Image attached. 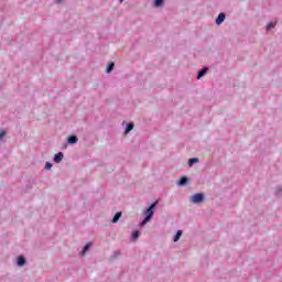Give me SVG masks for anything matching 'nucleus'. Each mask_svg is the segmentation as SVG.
I'll list each match as a JSON object with an SVG mask.
<instances>
[{
  "label": "nucleus",
  "instance_id": "obj_1",
  "mask_svg": "<svg viewBox=\"0 0 282 282\" xmlns=\"http://www.w3.org/2000/svg\"><path fill=\"white\" fill-rule=\"evenodd\" d=\"M159 200H154L149 207L143 210V215L148 219H153V215H155V208H158Z\"/></svg>",
  "mask_w": 282,
  "mask_h": 282
},
{
  "label": "nucleus",
  "instance_id": "obj_2",
  "mask_svg": "<svg viewBox=\"0 0 282 282\" xmlns=\"http://www.w3.org/2000/svg\"><path fill=\"white\" fill-rule=\"evenodd\" d=\"M191 204H203L206 202V194L204 193H196L189 197Z\"/></svg>",
  "mask_w": 282,
  "mask_h": 282
},
{
  "label": "nucleus",
  "instance_id": "obj_3",
  "mask_svg": "<svg viewBox=\"0 0 282 282\" xmlns=\"http://www.w3.org/2000/svg\"><path fill=\"white\" fill-rule=\"evenodd\" d=\"M28 264V259H25V256L21 254L17 257V265L18 268H23Z\"/></svg>",
  "mask_w": 282,
  "mask_h": 282
},
{
  "label": "nucleus",
  "instance_id": "obj_4",
  "mask_svg": "<svg viewBox=\"0 0 282 282\" xmlns=\"http://www.w3.org/2000/svg\"><path fill=\"white\" fill-rule=\"evenodd\" d=\"M63 158H65V154L63 152H57L53 156V162H55V164H61L63 162Z\"/></svg>",
  "mask_w": 282,
  "mask_h": 282
},
{
  "label": "nucleus",
  "instance_id": "obj_5",
  "mask_svg": "<svg viewBox=\"0 0 282 282\" xmlns=\"http://www.w3.org/2000/svg\"><path fill=\"white\" fill-rule=\"evenodd\" d=\"M226 21V12H220L216 20H215V23L216 25H221V23H224Z\"/></svg>",
  "mask_w": 282,
  "mask_h": 282
},
{
  "label": "nucleus",
  "instance_id": "obj_6",
  "mask_svg": "<svg viewBox=\"0 0 282 282\" xmlns=\"http://www.w3.org/2000/svg\"><path fill=\"white\" fill-rule=\"evenodd\" d=\"M91 246H93L91 242H87V243L83 247V249H82V251H80V256H82V257H85V256L91 250Z\"/></svg>",
  "mask_w": 282,
  "mask_h": 282
},
{
  "label": "nucleus",
  "instance_id": "obj_7",
  "mask_svg": "<svg viewBox=\"0 0 282 282\" xmlns=\"http://www.w3.org/2000/svg\"><path fill=\"white\" fill-rule=\"evenodd\" d=\"M188 184V178L186 176H181L180 180L176 182V186L184 187Z\"/></svg>",
  "mask_w": 282,
  "mask_h": 282
},
{
  "label": "nucleus",
  "instance_id": "obj_8",
  "mask_svg": "<svg viewBox=\"0 0 282 282\" xmlns=\"http://www.w3.org/2000/svg\"><path fill=\"white\" fill-rule=\"evenodd\" d=\"M208 74V67H203L197 72V80H200V78H204V76Z\"/></svg>",
  "mask_w": 282,
  "mask_h": 282
},
{
  "label": "nucleus",
  "instance_id": "obj_9",
  "mask_svg": "<svg viewBox=\"0 0 282 282\" xmlns=\"http://www.w3.org/2000/svg\"><path fill=\"white\" fill-rule=\"evenodd\" d=\"M67 144H78V137L76 134H70L67 138Z\"/></svg>",
  "mask_w": 282,
  "mask_h": 282
},
{
  "label": "nucleus",
  "instance_id": "obj_10",
  "mask_svg": "<svg viewBox=\"0 0 282 282\" xmlns=\"http://www.w3.org/2000/svg\"><path fill=\"white\" fill-rule=\"evenodd\" d=\"M133 127H135L134 124H133V122H128V123H126V129H124V135H128V133H131V131H133Z\"/></svg>",
  "mask_w": 282,
  "mask_h": 282
},
{
  "label": "nucleus",
  "instance_id": "obj_11",
  "mask_svg": "<svg viewBox=\"0 0 282 282\" xmlns=\"http://www.w3.org/2000/svg\"><path fill=\"white\" fill-rule=\"evenodd\" d=\"M195 164H199V158H192V159H188L187 161V166L193 167L195 166Z\"/></svg>",
  "mask_w": 282,
  "mask_h": 282
},
{
  "label": "nucleus",
  "instance_id": "obj_12",
  "mask_svg": "<svg viewBox=\"0 0 282 282\" xmlns=\"http://www.w3.org/2000/svg\"><path fill=\"white\" fill-rule=\"evenodd\" d=\"M140 235H142V234L140 232V230H138V229L133 230V231L131 232V240H132V241H138V239H140Z\"/></svg>",
  "mask_w": 282,
  "mask_h": 282
},
{
  "label": "nucleus",
  "instance_id": "obj_13",
  "mask_svg": "<svg viewBox=\"0 0 282 282\" xmlns=\"http://www.w3.org/2000/svg\"><path fill=\"white\" fill-rule=\"evenodd\" d=\"M182 235H184V231H182V229H178L173 237L174 243H177V241H180V239H182Z\"/></svg>",
  "mask_w": 282,
  "mask_h": 282
},
{
  "label": "nucleus",
  "instance_id": "obj_14",
  "mask_svg": "<svg viewBox=\"0 0 282 282\" xmlns=\"http://www.w3.org/2000/svg\"><path fill=\"white\" fill-rule=\"evenodd\" d=\"M122 217V212H117L115 215H113V217H112V219H111V223L112 224H118V221H120V218Z\"/></svg>",
  "mask_w": 282,
  "mask_h": 282
},
{
  "label": "nucleus",
  "instance_id": "obj_15",
  "mask_svg": "<svg viewBox=\"0 0 282 282\" xmlns=\"http://www.w3.org/2000/svg\"><path fill=\"white\" fill-rule=\"evenodd\" d=\"M115 67H116V63L110 62V63L107 65V67H106V74H111V72H113Z\"/></svg>",
  "mask_w": 282,
  "mask_h": 282
},
{
  "label": "nucleus",
  "instance_id": "obj_16",
  "mask_svg": "<svg viewBox=\"0 0 282 282\" xmlns=\"http://www.w3.org/2000/svg\"><path fill=\"white\" fill-rule=\"evenodd\" d=\"M164 6V0H153L154 8H162Z\"/></svg>",
  "mask_w": 282,
  "mask_h": 282
},
{
  "label": "nucleus",
  "instance_id": "obj_17",
  "mask_svg": "<svg viewBox=\"0 0 282 282\" xmlns=\"http://www.w3.org/2000/svg\"><path fill=\"white\" fill-rule=\"evenodd\" d=\"M149 221H151V219L144 216L142 221L139 224V228H144L145 224H149Z\"/></svg>",
  "mask_w": 282,
  "mask_h": 282
},
{
  "label": "nucleus",
  "instance_id": "obj_18",
  "mask_svg": "<svg viewBox=\"0 0 282 282\" xmlns=\"http://www.w3.org/2000/svg\"><path fill=\"white\" fill-rule=\"evenodd\" d=\"M276 26V23L274 22H270L267 24V32H270V30H274V28Z\"/></svg>",
  "mask_w": 282,
  "mask_h": 282
},
{
  "label": "nucleus",
  "instance_id": "obj_19",
  "mask_svg": "<svg viewBox=\"0 0 282 282\" xmlns=\"http://www.w3.org/2000/svg\"><path fill=\"white\" fill-rule=\"evenodd\" d=\"M52 166H54V164H52V162H46L45 166H44V171H52Z\"/></svg>",
  "mask_w": 282,
  "mask_h": 282
},
{
  "label": "nucleus",
  "instance_id": "obj_20",
  "mask_svg": "<svg viewBox=\"0 0 282 282\" xmlns=\"http://www.w3.org/2000/svg\"><path fill=\"white\" fill-rule=\"evenodd\" d=\"M6 135H8V132H6V130L0 131V142H2L3 138H6Z\"/></svg>",
  "mask_w": 282,
  "mask_h": 282
},
{
  "label": "nucleus",
  "instance_id": "obj_21",
  "mask_svg": "<svg viewBox=\"0 0 282 282\" xmlns=\"http://www.w3.org/2000/svg\"><path fill=\"white\" fill-rule=\"evenodd\" d=\"M118 257H120L119 251H113L112 258L113 259H118Z\"/></svg>",
  "mask_w": 282,
  "mask_h": 282
},
{
  "label": "nucleus",
  "instance_id": "obj_22",
  "mask_svg": "<svg viewBox=\"0 0 282 282\" xmlns=\"http://www.w3.org/2000/svg\"><path fill=\"white\" fill-rule=\"evenodd\" d=\"M281 193H282V187L280 186V187L276 188L275 195H281Z\"/></svg>",
  "mask_w": 282,
  "mask_h": 282
},
{
  "label": "nucleus",
  "instance_id": "obj_23",
  "mask_svg": "<svg viewBox=\"0 0 282 282\" xmlns=\"http://www.w3.org/2000/svg\"><path fill=\"white\" fill-rule=\"evenodd\" d=\"M63 2V0H56V3H62Z\"/></svg>",
  "mask_w": 282,
  "mask_h": 282
},
{
  "label": "nucleus",
  "instance_id": "obj_24",
  "mask_svg": "<svg viewBox=\"0 0 282 282\" xmlns=\"http://www.w3.org/2000/svg\"><path fill=\"white\" fill-rule=\"evenodd\" d=\"M124 2V0H119V3H123Z\"/></svg>",
  "mask_w": 282,
  "mask_h": 282
}]
</instances>
